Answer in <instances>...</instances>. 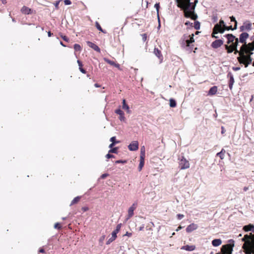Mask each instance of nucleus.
<instances>
[{"label":"nucleus","instance_id":"21","mask_svg":"<svg viewBox=\"0 0 254 254\" xmlns=\"http://www.w3.org/2000/svg\"><path fill=\"white\" fill-rule=\"evenodd\" d=\"M122 224H119L117 225L116 229L112 233V236L117 238V234L120 231L121 228Z\"/></svg>","mask_w":254,"mask_h":254},{"label":"nucleus","instance_id":"62","mask_svg":"<svg viewBox=\"0 0 254 254\" xmlns=\"http://www.w3.org/2000/svg\"><path fill=\"white\" fill-rule=\"evenodd\" d=\"M39 252L41 253H45V250L43 249H40L39 250Z\"/></svg>","mask_w":254,"mask_h":254},{"label":"nucleus","instance_id":"41","mask_svg":"<svg viewBox=\"0 0 254 254\" xmlns=\"http://www.w3.org/2000/svg\"><path fill=\"white\" fill-rule=\"evenodd\" d=\"M224 28H223L225 30H234L235 29H234V28H233L232 27V26H226V25H225L224 26Z\"/></svg>","mask_w":254,"mask_h":254},{"label":"nucleus","instance_id":"17","mask_svg":"<svg viewBox=\"0 0 254 254\" xmlns=\"http://www.w3.org/2000/svg\"><path fill=\"white\" fill-rule=\"evenodd\" d=\"M181 250H186L187 251H193L195 249V246L194 245H186L183 246L181 248Z\"/></svg>","mask_w":254,"mask_h":254},{"label":"nucleus","instance_id":"9","mask_svg":"<svg viewBox=\"0 0 254 254\" xmlns=\"http://www.w3.org/2000/svg\"><path fill=\"white\" fill-rule=\"evenodd\" d=\"M224 37H225L227 39V44L230 45L233 43L235 41H236V39H238L232 34H226L224 35Z\"/></svg>","mask_w":254,"mask_h":254},{"label":"nucleus","instance_id":"28","mask_svg":"<svg viewBox=\"0 0 254 254\" xmlns=\"http://www.w3.org/2000/svg\"><path fill=\"white\" fill-rule=\"evenodd\" d=\"M225 153V150L223 149L220 152L217 153L216 155L219 156L221 159H223L224 158V154Z\"/></svg>","mask_w":254,"mask_h":254},{"label":"nucleus","instance_id":"39","mask_svg":"<svg viewBox=\"0 0 254 254\" xmlns=\"http://www.w3.org/2000/svg\"><path fill=\"white\" fill-rule=\"evenodd\" d=\"M200 28V23L198 21L194 22V28L196 30L199 29Z\"/></svg>","mask_w":254,"mask_h":254},{"label":"nucleus","instance_id":"27","mask_svg":"<svg viewBox=\"0 0 254 254\" xmlns=\"http://www.w3.org/2000/svg\"><path fill=\"white\" fill-rule=\"evenodd\" d=\"M145 148L144 146H142L140 148V158H145Z\"/></svg>","mask_w":254,"mask_h":254},{"label":"nucleus","instance_id":"32","mask_svg":"<svg viewBox=\"0 0 254 254\" xmlns=\"http://www.w3.org/2000/svg\"><path fill=\"white\" fill-rule=\"evenodd\" d=\"M74 49L75 51H80L81 50V48L79 44H75L74 45Z\"/></svg>","mask_w":254,"mask_h":254},{"label":"nucleus","instance_id":"29","mask_svg":"<svg viewBox=\"0 0 254 254\" xmlns=\"http://www.w3.org/2000/svg\"><path fill=\"white\" fill-rule=\"evenodd\" d=\"M239 43V39H236V41H235L233 43L231 44L229 46L231 49H236L237 48V46Z\"/></svg>","mask_w":254,"mask_h":254},{"label":"nucleus","instance_id":"12","mask_svg":"<svg viewBox=\"0 0 254 254\" xmlns=\"http://www.w3.org/2000/svg\"><path fill=\"white\" fill-rule=\"evenodd\" d=\"M128 148L130 151H136L138 149V143L137 141H132L128 146Z\"/></svg>","mask_w":254,"mask_h":254},{"label":"nucleus","instance_id":"1","mask_svg":"<svg viewBox=\"0 0 254 254\" xmlns=\"http://www.w3.org/2000/svg\"><path fill=\"white\" fill-rule=\"evenodd\" d=\"M225 48L227 50L228 53H231L234 51V54H239V56L237 58V60L240 64H243L245 67L248 66V65L252 63V58L251 55H253V52H250L249 49H247L248 52L245 50L242 49V46L240 48V50H238L236 49H231L230 47L228 45H225Z\"/></svg>","mask_w":254,"mask_h":254},{"label":"nucleus","instance_id":"11","mask_svg":"<svg viewBox=\"0 0 254 254\" xmlns=\"http://www.w3.org/2000/svg\"><path fill=\"white\" fill-rule=\"evenodd\" d=\"M223 44V41L221 39L216 40L211 43V47L214 49H217Z\"/></svg>","mask_w":254,"mask_h":254},{"label":"nucleus","instance_id":"35","mask_svg":"<svg viewBox=\"0 0 254 254\" xmlns=\"http://www.w3.org/2000/svg\"><path fill=\"white\" fill-rule=\"evenodd\" d=\"M154 7L156 9V10H157V15H158V17H159V8L160 7L159 3H156L155 4ZM158 21H159V22H160L159 17H158Z\"/></svg>","mask_w":254,"mask_h":254},{"label":"nucleus","instance_id":"33","mask_svg":"<svg viewBox=\"0 0 254 254\" xmlns=\"http://www.w3.org/2000/svg\"><path fill=\"white\" fill-rule=\"evenodd\" d=\"M104 60L105 62H106L107 63L112 65H114V64H115V62L113 61H111L109 59H107V58H104Z\"/></svg>","mask_w":254,"mask_h":254},{"label":"nucleus","instance_id":"45","mask_svg":"<svg viewBox=\"0 0 254 254\" xmlns=\"http://www.w3.org/2000/svg\"><path fill=\"white\" fill-rule=\"evenodd\" d=\"M142 40L143 42H145L147 39V34H143L142 35Z\"/></svg>","mask_w":254,"mask_h":254},{"label":"nucleus","instance_id":"13","mask_svg":"<svg viewBox=\"0 0 254 254\" xmlns=\"http://www.w3.org/2000/svg\"><path fill=\"white\" fill-rule=\"evenodd\" d=\"M228 77H229V87L230 90H232L233 88V85L234 84V83L235 82L234 78L233 77V75L232 73L230 72H229L227 74Z\"/></svg>","mask_w":254,"mask_h":254},{"label":"nucleus","instance_id":"53","mask_svg":"<svg viewBox=\"0 0 254 254\" xmlns=\"http://www.w3.org/2000/svg\"><path fill=\"white\" fill-rule=\"evenodd\" d=\"M79 69L80 70V71L83 73H86V71L84 69H83L82 67H79Z\"/></svg>","mask_w":254,"mask_h":254},{"label":"nucleus","instance_id":"31","mask_svg":"<svg viewBox=\"0 0 254 254\" xmlns=\"http://www.w3.org/2000/svg\"><path fill=\"white\" fill-rule=\"evenodd\" d=\"M169 101H170L169 104H170V106L171 107L174 108L176 106V102L174 99L171 98L170 99Z\"/></svg>","mask_w":254,"mask_h":254},{"label":"nucleus","instance_id":"22","mask_svg":"<svg viewBox=\"0 0 254 254\" xmlns=\"http://www.w3.org/2000/svg\"><path fill=\"white\" fill-rule=\"evenodd\" d=\"M217 92V87L216 86H214L210 88L208 91V95H215Z\"/></svg>","mask_w":254,"mask_h":254},{"label":"nucleus","instance_id":"57","mask_svg":"<svg viewBox=\"0 0 254 254\" xmlns=\"http://www.w3.org/2000/svg\"><path fill=\"white\" fill-rule=\"evenodd\" d=\"M144 228V225L142 224L139 228V231H142Z\"/></svg>","mask_w":254,"mask_h":254},{"label":"nucleus","instance_id":"40","mask_svg":"<svg viewBox=\"0 0 254 254\" xmlns=\"http://www.w3.org/2000/svg\"><path fill=\"white\" fill-rule=\"evenodd\" d=\"M127 160H117L115 162L116 164H119V163H122V164H125L127 163Z\"/></svg>","mask_w":254,"mask_h":254},{"label":"nucleus","instance_id":"51","mask_svg":"<svg viewBox=\"0 0 254 254\" xmlns=\"http://www.w3.org/2000/svg\"><path fill=\"white\" fill-rule=\"evenodd\" d=\"M110 141L112 142V143H113V142H117L116 141V137L115 136H113L110 139Z\"/></svg>","mask_w":254,"mask_h":254},{"label":"nucleus","instance_id":"42","mask_svg":"<svg viewBox=\"0 0 254 254\" xmlns=\"http://www.w3.org/2000/svg\"><path fill=\"white\" fill-rule=\"evenodd\" d=\"M119 142V141H117V142H113V143H112L109 145V147L111 149L113 148V146L115 145V144L118 143Z\"/></svg>","mask_w":254,"mask_h":254},{"label":"nucleus","instance_id":"15","mask_svg":"<svg viewBox=\"0 0 254 254\" xmlns=\"http://www.w3.org/2000/svg\"><path fill=\"white\" fill-rule=\"evenodd\" d=\"M87 44L89 47L94 49L95 51H96L98 52H100V48H99V47L97 45H96L94 43H93L91 42H90V41H87Z\"/></svg>","mask_w":254,"mask_h":254},{"label":"nucleus","instance_id":"24","mask_svg":"<svg viewBox=\"0 0 254 254\" xmlns=\"http://www.w3.org/2000/svg\"><path fill=\"white\" fill-rule=\"evenodd\" d=\"M250 40L252 41V42L248 43V44H251V46L249 47L248 49L250 52H253L254 50V35L251 37Z\"/></svg>","mask_w":254,"mask_h":254},{"label":"nucleus","instance_id":"2","mask_svg":"<svg viewBox=\"0 0 254 254\" xmlns=\"http://www.w3.org/2000/svg\"><path fill=\"white\" fill-rule=\"evenodd\" d=\"M178 6L184 10V15L187 18H190L195 20L197 18L194 13L195 5H193L190 0H177Z\"/></svg>","mask_w":254,"mask_h":254},{"label":"nucleus","instance_id":"64","mask_svg":"<svg viewBox=\"0 0 254 254\" xmlns=\"http://www.w3.org/2000/svg\"><path fill=\"white\" fill-rule=\"evenodd\" d=\"M3 4H5L6 3V0H0Z\"/></svg>","mask_w":254,"mask_h":254},{"label":"nucleus","instance_id":"50","mask_svg":"<svg viewBox=\"0 0 254 254\" xmlns=\"http://www.w3.org/2000/svg\"><path fill=\"white\" fill-rule=\"evenodd\" d=\"M105 238V235H103L102 237H101V238L99 239V242L100 243H102L103 242V241L104 240Z\"/></svg>","mask_w":254,"mask_h":254},{"label":"nucleus","instance_id":"56","mask_svg":"<svg viewBox=\"0 0 254 254\" xmlns=\"http://www.w3.org/2000/svg\"><path fill=\"white\" fill-rule=\"evenodd\" d=\"M221 133L223 134L225 132V129L224 127L222 126L221 127Z\"/></svg>","mask_w":254,"mask_h":254},{"label":"nucleus","instance_id":"55","mask_svg":"<svg viewBox=\"0 0 254 254\" xmlns=\"http://www.w3.org/2000/svg\"><path fill=\"white\" fill-rule=\"evenodd\" d=\"M62 37L63 39L65 41L67 42L69 40L68 38L67 37H66L65 36H62Z\"/></svg>","mask_w":254,"mask_h":254},{"label":"nucleus","instance_id":"19","mask_svg":"<svg viewBox=\"0 0 254 254\" xmlns=\"http://www.w3.org/2000/svg\"><path fill=\"white\" fill-rule=\"evenodd\" d=\"M21 11L23 13L25 14H29L32 12V10L25 6H23L22 7Z\"/></svg>","mask_w":254,"mask_h":254},{"label":"nucleus","instance_id":"25","mask_svg":"<svg viewBox=\"0 0 254 254\" xmlns=\"http://www.w3.org/2000/svg\"><path fill=\"white\" fill-rule=\"evenodd\" d=\"M122 108L126 110L127 113H130V110H129L128 106L126 104L125 99H124L123 101Z\"/></svg>","mask_w":254,"mask_h":254},{"label":"nucleus","instance_id":"5","mask_svg":"<svg viewBox=\"0 0 254 254\" xmlns=\"http://www.w3.org/2000/svg\"><path fill=\"white\" fill-rule=\"evenodd\" d=\"M229 244L222 247L221 251L223 254L217 253L216 254H232L234 247V241L231 239L229 240Z\"/></svg>","mask_w":254,"mask_h":254},{"label":"nucleus","instance_id":"60","mask_svg":"<svg viewBox=\"0 0 254 254\" xmlns=\"http://www.w3.org/2000/svg\"><path fill=\"white\" fill-rule=\"evenodd\" d=\"M59 3H60V1H57V2H56V3L55 4V7H56L57 8H58V5H59Z\"/></svg>","mask_w":254,"mask_h":254},{"label":"nucleus","instance_id":"6","mask_svg":"<svg viewBox=\"0 0 254 254\" xmlns=\"http://www.w3.org/2000/svg\"><path fill=\"white\" fill-rule=\"evenodd\" d=\"M249 35L247 32H243L240 35L239 42L243 44L242 49L247 51L249 47L251 46V44H248L246 42V40L248 38Z\"/></svg>","mask_w":254,"mask_h":254},{"label":"nucleus","instance_id":"46","mask_svg":"<svg viewBox=\"0 0 254 254\" xmlns=\"http://www.w3.org/2000/svg\"><path fill=\"white\" fill-rule=\"evenodd\" d=\"M111 153H108L106 155V157L108 159L111 158H114V156L113 155H111L110 154Z\"/></svg>","mask_w":254,"mask_h":254},{"label":"nucleus","instance_id":"49","mask_svg":"<svg viewBox=\"0 0 254 254\" xmlns=\"http://www.w3.org/2000/svg\"><path fill=\"white\" fill-rule=\"evenodd\" d=\"M212 20H213V21L214 22H217V20H218V18H217V16H213L212 17Z\"/></svg>","mask_w":254,"mask_h":254},{"label":"nucleus","instance_id":"20","mask_svg":"<svg viewBox=\"0 0 254 254\" xmlns=\"http://www.w3.org/2000/svg\"><path fill=\"white\" fill-rule=\"evenodd\" d=\"M154 54L161 61L163 60V56L161 54V52L158 48H154Z\"/></svg>","mask_w":254,"mask_h":254},{"label":"nucleus","instance_id":"34","mask_svg":"<svg viewBox=\"0 0 254 254\" xmlns=\"http://www.w3.org/2000/svg\"><path fill=\"white\" fill-rule=\"evenodd\" d=\"M95 25H96V27L98 30H99V31H100L103 33H105V32H104L103 31V30L101 28L100 25L99 24V23L98 22H96Z\"/></svg>","mask_w":254,"mask_h":254},{"label":"nucleus","instance_id":"52","mask_svg":"<svg viewBox=\"0 0 254 254\" xmlns=\"http://www.w3.org/2000/svg\"><path fill=\"white\" fill-rule=\"evenodd\" d=\"M232 69L234 71H238V70H239L240 69V67H238V66L235 67V66H234V67H232Z\"/></svg>","mask_w":254,"mask_h":254},{"label":"nucleus","instance_id":"61","mask_svg":"<svg viewBox=\"0 0 254 254\" xmlns=\"http://www.w3.org/2000/svg\"><path fill=\"white\" fill-rule=\"evenodd\" d=\"M82 209L84 211H87V210L88 209V207H83L82 208Z\"/></svg>","mask_w":254,"mask_h":254},{"label":"nucleus","instance_id":"63","mask_svg":"<svg viewBox=\"0 0 254 254\" xmlns=\"http://www.w3.org/2000/svg\"><path fill=\"white\" fill-rule=\"evenodd\" d=\"M114 66H115V67H117L118 68H119L120 67L119 64H116L115 63V64H114Z\"/></svg>","mask_w":254,"mask_h":254},{"label":"nucleus","instance_id":"4","mask_svg":"<svg viewBox=\"0 0 254 254\" xmlns=\"http://www.w3.org/2000/svg\"><path fill=\"white\" fill-rule=\"evenodd\" d=\"M193 36V34H191V35L184 34L180 41L181 47L186 50L191 51L192 49V45L191 44L194 42Z\"/></svg>","mask_w":254,"mask_h":254},{"label":"nucleus","instance_id":"58","mask_svg":"<svg viewBox=\"0 0 254 254\" xmlns=\"http://www.w3.org/2000/svg\"><path fill=\"white\" fill-rule=\"evenodd\" d=\"M77 63L78 64L79 67L82 66V64L79 60L77 61Z\"/></svg>","mask_w":254,"mask_h":254},{"label":"nucleus","instance_id":"26","mask_svg":"<svg viewBox=\"0 0 254 254\" xmlns=\"http://www.w3.org/2000/svg\"><path fill=\"white\" fill-rule=\"evenodd\" d=\"M144 158H140V162L138 166V170L139 171L142 170V168L144 166Z\"/></svg>","mask_w":254,"mask_h":254},{"label":"nucleus","instance_id":"37","mask_svg":"<svg viewBox=\"0 0 254 254\" xmlns=\"http://www.w3.org/2000/svg\"><path fill=\"white\" fill-rule=\"evenodd\" d=\"M230 18L231 21H234L235 22V26L234 27V29H237V21L235 19V18L233 16H231L230 17Z\"/></svg>","mask_w":254,"mask_h":254},{"label":"nucleus","instance_id":"7","mask_svg":"<svg viewBox=\"0 0 254 254\" xmlns=\"http://www.w3.org/2000/svg\"><path fill=\"white\" fill-rule=\"evenodd\" d=\"M179 167L182 170L188 169L190 167L189 162L184 156H182L180 160Z\"/></svg>","mask_w":254,"mask_h":254},{"label":"nucleus","instance_id":"59","mask_svg":"<svg viewBox=\"0 0 254 254\" xmlns=\"http://www.w3.org/2000/svg\"><path fill=\"white\" fill-rule=\"evenodd\" d=\"M132 235V234L131 233L127 232L126 234L125 235V236H127L128 237H130Z\"/></svg>","mask_w":254,"mask_h":254},{"label":"nucleus","instance_id":"8","mask_svg":"<svg viewBox=\"0 0 254 254\" xmlns=\"http://www.w3.org/2000/svg\"><path fill=\"white\" fill-rule=\"evenodd\" d=\"M224 31L225 30L223 29V27L217 23L214 26L213 29L212 35L216 34L219 32L223 33Z\"/></svg>","mask_w":254,"mask_h":254},{"label":"nucleus","instance_id":"18","mask_svg":"<svg viewBox=\"0 0 254 254\" xmlns=\"http://www.w3.org/2000/svg\"><path fill=\"white\" fill-rule=\"evenodd\" d=\"M252 25L251 23H248L246 25H242L240 27V31L243 32L245 30H250L251 29Z\"/></svg>","mask_w":254,"mask_h":254},{"label":"nucleus","instance_id":"10","mask_svg":"<svg viewBox=\"0 0 254 254\" xmlns=\"http://www.w3.org/2000/svg\"><path fill=\"white\" fill-rule=\"evenodd\" d=\"M137 207V203L135 202L129 208L128 210V216L127 219H129L133 215V211Z\"/></svg>","mask_w":254,"mask_h":254},{"label":"nucleus","instance_id":"36","mask_svg":"<svg viewBox=\"0 0 254 254\" xmlns=\"http://www.w3.org/2000/svg\"><path fill=\"white\" fill-rule=\"evenodd\" d=\"M116 238L113 237L112 236L111 238H110L106 242L107 245H109L111 243H112L113 241H114Z\"/></svg>","mask_w":254,"mask_h":254},{"label":"nucleus","instance_id":"30","mask_svg":"<svg viewBox=\"0 0 254 254\" xmlns=\"http://www.w3.org/2000/svg\"><path fill=\"white\" fill-rule=\"evenodd\" d=\"M81 197L79 196L75 197L71 202L70 206H71L76 203H77L80 199Z\"/></svg>","mask_w":254,"mask_h":254},{"label":"nucleus","instance_id":"3","mask_svg":"<svg viewBox=\"0 0 254 254\" xmlns=\"http://www.w3.org/2000/svg\"><path fill=\"white\" fill-rule=\"evenodd\" d=\"M242 241L245 242L242 248L246 254H254V236L251 234V236L245 235L242 239Z\"/></svg>","mask_w":254,"mask_h":254},{"label":"nucleus","instance_id":"38","mask_svg":"<svg viewBox=\"0 0 254 254\" xmlns=\"http://www.w3.org/2000/svg\"><path fill=\"white\" fill-rule=\"evenodd\" d=\"M117 150H118V148L117 147H115V148H111L109 151V153H117Z\"/></svg>","mask_w":254,"mask_h":254},{"label":"nucleus","instance_id":"44","mask_svg":"<svg viewBox=\"0 0 254 254\" xmlns=\"http://www.w3.org/2000/svg\"><path fill=\"white\" fill-rule=\"evenodd\" d=\"M54 228L55 229H59L60 228H61L60 224L59 223H55L54 225Z\"/></svg>","mask_w":254,"mask_h":254},{"label":"nucleus","instance_id":"43","mask_svg":"<svg viewBox=\"0 0 254 254\" xmlns=\"http://www.w3.org/2000/svg\"><path fill=\"white\" fill-rule=\"evenodd\" d=\"M109 175L108 174H107V173H105V174H102V175L101 176L100 178H101V179H105L107 177H108Z\"/></svg>","mask_w":254,"mask_h":254},{"label":"nucleus","instance_id":"14","mask_svg":"<svg viewBox=\"0 0 254 254\" xmlns=\"http://www.w3.org/2000/svg\"><path fill=\"white\" fill-rule=\"evenodd\" d=\"M197 228H198V226L197 224H194V223H191L190 225H189V226H188V227L186 228V231L188 233H190L192 231L197 229Z\"/></svg>","mask_w":254,"mask_h":254},{"label":"nucleus","instance_id":"54","mask_svg":"<svg viewBox=\"0 0 254 254\" xmlns=\"http://www.w3.org/2000/svg\"><path fill=\"white\" fill-rule=\"evenodd\" d=\"M218 24L220 25L221 26H222V25H223V27L225 25L224 21L222 20H220L219 24Z\"/></svg>","mask_w":254,"mask_h":254},{"label":"nucleus","instance_id":"47","mask_svg":"<svg viewBox=\"0 0 254 254\" xmlns=\"http://www.w3.org/2000/svg\"><path fill=\"white\" fill-rule=\"evenodd\" d=\"M177 217L178 219L181 220L184 217V215L183 214H177Z\"/></svg>","mask_w":254,"mask_h":254},{"label":"nucleus","instance_id":"48","mask_svg":"<svg viewBox=\"0 0 254 254\" xmlns=\"http://www.w3.org/2000/svg\"><path fill=\"white\" fill-rule=\"evenodd\" d=\"M64 3L65 5H69L71 4V2L70 0H64Z\"/></svg>","mask_w":254,"mask_h":254},{"label":"nucleus","instance_id":"16","mask_svg":"<svg viewBox=\"0 0 254 254\" xmlns=\"http://www.w3.org/2000/svg\"><path fill=\"white\" fill-rule=\"evenodd\" d=\"M115 112L117 114L119 115V116H120L119 119L121 121H124L125 120L124 113L123 111H122L121 109H117Z\"/></svg>","mask_w":254,"mask_h":254},{"label":"nucleus","instance_id":"23","mask_svg":"<svg viewBox=\"0 0 254 254\" xmlns=\"http://www.w3.org/2000/svg\"><path fill=\"white\" fill-rule=\"evenodd\" d=\"M221 243H222V241L220 239H214L212 241V245L214 247H218V246H220L221 244Z\"/></svg>","mask_w":254,"mask_h":254}]
</instances>
